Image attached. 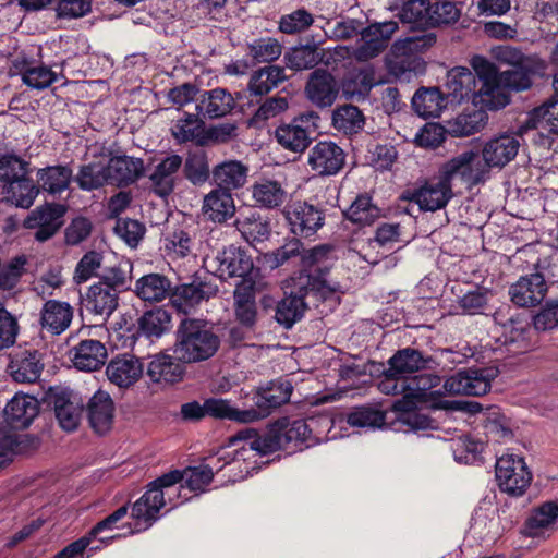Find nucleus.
<instances>
[{"label": "nucleus", "instance_id": "f8f14e48", "mask_svg": "<svg viewBox=\"0 0 558 558\" xmlns=\"http://www.w3.org/2000/svg\"><path fill=\"white\" fill-rule=\"evenodd\" d=\"M398 29L395 21L376 22L361 31V45L353 50V58L366 62L379 56L387 47L392 34Z\"/></svg>", "mask_w": 558, "mask_h": 558}, {"label": "nucleus", "instance_id": "4be33fe9", "mask_svg": "<svg viewBox=\"0 0 558 558\" xmlns=\"http://www.w3.org/2000/svg\"><path fill=\"white\" fill-rule=\"evenodd\" d=\"M525 63L532 65L533 69L527 70L523 65H517L500 72L499 81L504 84V86H506L508 93L510 90H527L533 86L534 77H544L547 75L548 64L542 58L536 57L526 61Z\"/></svg>", "mask_w": 558, "mask_h": 558}, {"label": "nucleus", "instance_id": "6ab92c4d", "mask_svg": "<svg viewBox=\"0 0 558 558\" xmlns=\"http://www.w3.org/2000/svg\"><path fill=\"white\" fill-rule=\"evenodd\" d=\"M218 287L210 281L201 278L193 279L190 283L180 284L171 296L173 306L184 314L194 311L202 302L216 295Z\"/></svg>", "mask_w": 558, "mask_h": 558}, {"label": "nucleus", "instance_id": "79ce46f5", "mask_svg": "<svg viewBox=\"0 0 558 558\" xmlns=\"http://www.w3.org/2000/svg\"><path fill=\"white\" fill-rule=\"evenodd\" d=\"M430 361L432 359L424 356L421 351L408 347L398 350L388 360V367L389 372L398 374L408 380L409 375L425 369Z\"/></svg>", "mask_w": 558, "mask_h": 558}, {"label": "nucleus", "instance_id": "4c0bfd02", "mask_svg": "<svg viewBox=\"0 0 558 558\" xmlns=\"http://www.w3.org/2000/svg\"><path fill=\"white\" fill-rule=\"evenodd\" d=\"M51 399L61 428L66 432L75 430L83 415V404L68 391L54 393Z\"/></svg>", "mask_w": 558, "mask_h": 558}, {"label": "nucleus", "instance_id": "72a5a7b5", "mask_svg": "<svg viewBox=\"0 0 558 558\" xmlns=\"http://www.w3.org/2000/svg\"><path fill=\"white\" fill-rule=\"evenodd\" d=\"M73 308L68 302L48 300L40 311V326L51 335H61L71 325Z\"/></svg>", "mask_w": 558, "mask_h": 558}, {"label": "nucleus", "instance_id": "dca6fc26", "mask_svg": "<svg viewBox=\"0 0 558 558\" xmlns=\"http://www.w3.org/2000/svg\"><path fill=\"white\" fill-rule=\"evenodd\" d=\"M263 436L256 433L254 428H244L239 430L232 438L231 442L234 444L236 441H243V445L234 449L232 452H223L218 456V461H223L222 465L218 468V470H223L228 468L229 476H233V481L243 480L247 477L251 472L255 469L254 465H251L247 461L255 458L256 456H262L256 450L252 451V453L246 454V459L244 460H235V454L244 448H250V445L256 438H260Z\"/></svg>", "mask_w": 558, "mask_h": 558}, {"label": "nucleus", "instance_id": "58836bf2", "mask_svg": "<svg viewBox=\"0 0 558 558\" xmlns=\"http://www.w3.org/2000/svg\"><path fill=\"white\" fill-rule=\"evenodd\" d=\"M211 172L216 187L231 192L244 186L247 180L248 167L239 160H225L216 165Z\"/></svg>", "mask_w": 558, "mask_h": 558}, {"label": "nucleus", "instance_id": "39448f33", "mask_svg": "<svg viewBox=\"0 0 558 558\" xmlns=\"http://www.w3.org/2000/svg\"><path fill=\"white\" fill-rule=\"evenodd\" d=\"M183 471L173 470L148 484L147 490L132 506L131 518L134 525L131 527V534L148 530L159 519V511L167 504L166 496L172 508L178 506L170 490L183 481Z\"/></svg>", "mask_w": 558, "mask_h": 558}, {"label": "nucleus", "instance_id": "864d4df0", "mask_svg": "<svg viewBox=\"0 0 558 558\" xmlns=\"http://www.w3.org/2000/svg\"><path fill=\"white\" fill-rule=\"evenodd\" d=\"M343 215L352 223L364 227L379 219L381 209L373 203L368 194L364 193L356 196Z\"/></svg>", "mask_w": 558, "mask_h": 558}, {"label": "nucleus", "instance_id": "3c124183", "mask_svg": "<svg viewBox=\"0 0 558 558\" xmlns=\"http://www.w3.org/2000/svg\"><path fill=\"white\" fill-rule=\"evenodd\" d=\"M207 416L216 420H228L236 423H253L255 413L253 411L240 410L232 405V402L222 398L206 399Z\"/></svg>", "mask_w": 558, "mask_h": 558}, {"label": "nucleus", "instance_id": "603ef678", "mask_svg": "<svg viewBox=\"0 0 558 558\" xmlns=\"http://www.w3.org/2000/svg\"><path fill=\"white\" fill-rule=\"evenodd\" d=\"M365 125L364 113L353 105H341L332 111V126L340 133L353 135Z\"/></svg>", "mask_w": 558, "mask_h": 558}, {"label": "nucleus", "instance_id": "338daca9", "mask_svg": "<svg viewBox=\"0 0 558 558\" xmlns=\"http://www.w3.org/2000/svg\"><path fill=\"white\" fill-rule=\"evenodd\" d=\"M314 15L305 8L283 14L278 23L279 31L287 35L304 33L314 24Z\"/></svg>", "mask_w": 558, "mask_h": 558}, {"label": "nucleus", "instance_id": "a19ab883", "mask_svg": "<svg viewBox=\"0 0 558 558\" xmlns=\"http://www.w3.org/2000/svg\"><path fill=\"white\" fill-rule=\"evenodd\" d=\"M39 192H46L52 196L68 190L73 180V171L69 166L57 165L40 168L36 172Z\"/></svg>", "mask_w": 558, "mask_h": 558}, {"label": "nucleus", "instance_id": "c03bdc74", "mask_svg": "<svg viewBox=\"0 0 558 558\" xmlns=\"http://www.w3.org/2000/svg\"><path fill=\"white\" fill-rule=\"evenodd\" d=\"M171 281L161 274H148L142 276L135 282L136 295L145 302H161L171 291Z\"/></svg>", "mask_w": 558, "mask_h": 558}, {"label": "nucleus", "instance_id": "37998d69", "mask_svg": "<svg viewBox=\"0 0 558 558\" xmlns=\"http://www.w3.org/2000/svg\"><path fill=\"white\" fill-rule=\"evenodd\" d=\"M473 105L486 110H499L510 102V94L499 78L476 87Z\"/></svg>", "mask_w": 558, "mask_h": 558}, {"label": "nucleus", "instance_id": "a18cd8bd", "mask_svg": "<svg viewBox=\"0 0 558 558\" xmlns=\"http://www.w3.org/2000/svg\"><path fill=\"white\" fill-rule=\"evenodd\" d=\"M287 80L288 76L286 75L284 68L269 64L252 73L247 88L251 95L264 96Z\"/></svg>", "mask_w": 558, "mask_h": 558}, {"label": "nucleus", "instance_id": "0e129e2a", "mask_svg": "<svg viewBox=\"0 0 558 558\" xmlns=\"http://www.w3.org/2000/svg\"><path fill=\"white\" fill-rule=\"evenodd\" d=\"M385 420V412L373 407H356L345 415L347 423L357 428H378Z\"/></svg>", "mask_w": 558, "mask_h": 558}, {"label": "nucleus", "instance_id": "e433bc0d", "mask_svg": "<svg viewBox=\"0 0 558 558\" xmlns=\"http://www.w3.org/2000/svg\"><path fill=\"white\" fill-rule=\"evenodd\" d=\"M234 106L233 96L226 88L217 87L201 95L196 111L205 119H217L230 113Z\"/></svg>", "mask_w": 558, "mask_h": 558}, {"label": "nucleus", "instance_id": "cd10ccee", "mask_svg": "<svg viewBox=\"0 0 558 558\" xmlns=\"http://www.w3.org/2000/svg\"><path fill=\"white\" fill-rule=\"evenodd\" d=\"M182 167V157L170 154L154 166L148 179L154 193L160 197L169 196L175 187V175Z\"/></svg>", "mask_w": 558, "mask_h": 558}, {"label": "nucleus", "instance_id": "6e6d98bb", "mask_svg": "<svg viewBox=\"0 0 558 558\" xmlns=\"http://www.w3.org/2000/svg\"><path fill=\"white\" fill-rule=\"evenodd\" d=\"M252 196L259 207L272 209L284 203L287 192L278 181L262 180L252 186Z\"/></svg>", "mask_w": 558, "mask_h": 558}, {"label": "nucleus", "instance_id": "bf43d9fd", "mask_svg": "<svg viewBox=\"0 0 558 558\" xmlns=\"http://www.w3.org/2000/svg\"><path fill=\"white\" fill-rule=\"evenodd\" d=\"M247 56L255 63H271L282 53V45L274 37H259L246 45Z\"/></svg>", "mask_w": 558, "mask_h": 558}, {"label": "nucleus", "instance_id": "de8ad7c7", "mask_svg": "<svg viewBox=\"0 0 558 558\" xmlns=\"http://www.w3.org/2000/svg\"><path fill=\"white\" fill-rule=\"evenodd\" d=\"M234 225L243 239L251 245L263 243L270 236L271 229L269 221L264 219L257 211L241 215L235 220Z\"/></svg>", "mask_w": 558, "mask_h": 558}, {"label": "nucleus", "instance_id": "6e6552de", "mask_svg": "<svg viewBox=\"0 0 558 558\" xmlns=\"http://www.w3.org/2000/svg\"><path fill=\"white\" fill-rule=\"evenodd\" d=\"M439 172L451 185L458 180L468 189L484 183L489 175L487 165L473 150H465L452 157L441 166Z\"/></svg>", "mask_w": 558, "mask_h": 558}, {"label": "nucleus", "instance_id": "8fccbe9b", "mask_svg": "<svg viewBox=\"0 0 558 558\" xmlns=\"http://www.w3.org/2000/svg\"><path fill=\"white\" fill-rule=\"evenodd\" d=\"M2 194L8 203L21 208H29L39 194V187L26 177L2 185Z\"/></svg>", "mask_w": 558, "mask_h": 558}, {"label": "nucleus", "instance_id": "4d7b16f0", "mask_svg": "<svg viewBox=\"0 0 558 558\" xmlns=\"http://www.w3.org/2000/svg\"><path fill=\"white\" fill-rule=\"evenodd\" d=\"M376 85L375 72L372 66L350 73L342 82L343 94L351 99L365 98Z\"/></svg>", "mask_w": 558, "mask_h": 558}, {"label": "nucleus", "instance_id": "9d476101", "mask_svg": "<svg viewBox=\"0 0 558 558\" xmlns=\"http://www.w3.org/2000/svg\"><path fill=\"white\" fill-rule=\"evenodd\" d=\"M347 161L344 149L332 141H319L308 151L307 165L316 175L326 178L339 174Z\"/></svg>", "mask_w": 558, "mask_h": 558}, {"label": "nucleus", "instance_id": "c85d7f7f", "mask_svg": "<svg viewBox=\"0 0 558 558\" xmlns=\"http://www.w3.org/2000/svg\"><path fill=\"white\" fill-rule=\"evenodd\" d=\"M201 211L207 221L226 223L235 215V204L231 192L213 189L203 197Z\"/></svg>", "mask_w": 558, "mask_h": 558}, {"label": "nucleus", "instance_id": "ddd939ff", "mask_svg": "<svg viewBox=\"0 0 558 558\" xmlns=\"http://www.w3.org/2000/svg\"><path fill=\"white\" fill-rule=\"evenodd\" d=\"M495 376L496 371L492 368H468L447 378L444 388L450 395L483 396Z\"/></svg>", "mask_w": 558, "mask_h": 558}, {"label": "nucleus", "instance_id": "4468645a", "mask_svg": "<svg viewBox=\"0 0 558 558\" xmlns=\"http://www.w3.org/2000/svg\"><path fill=\"white\" fill-rule=\"evenodd\" d=\"M452 197V185L439 172L438 177L425 181L413 190L408 199L417 204L421 210L436 211L445 208Z\"/></svg>", "mask_w": 558, "mask_h": 558}, {"label": "nucleus", "instance_id": "20e7f679", "mask_svg": "<svg viewBox=\"0 0 558 558\" xmlns=\"http://www.w3.org/2000/svg\"><path fill=\"white\" fill-rule=\"evenodd\" d=\"M174 335L173 354L183 363L196 364L207 361L220 348V338L207 319L184 317Z\"/></svg>", "mask_w": 558, "mask_h": 558}, {"label": "nucleus", "instance_id": "680f3d73", "mask_svg": "<svg viewBox=\"0 0 558 558\" xmlns=\"http://www.w3.org/2000/svg\"><path fill=\"white\" fill-rule=\"evenodd\" d=\"M487 120V113L482 108L471 112H463L449 123L450 132L454 136H470L483 130Z\"/></svg>", "mask_w": 558, "mask_h": 558}, {"label": "nucleus", "instance_id": "5701e85b", "mask_svg": "<svg viewBox=\"0 0 558 558\" xmlns=\"http://www.w3.org/2000/svg\"><path fill=\"white\" fill-rule=\"evenodd\" d=\"M44 363L37 350H19L10 355L8 372L17 383L33 384L41 375Z\"/></svg>", "mask_w": 558, "mask_h": 558}, {"label": "nucleus", "instance_id": "774afa93", "mask_svg": "<svg viewBox=\"0 0 558 558\" xmlns=\"http://www.w3.org/2000/svg\"><path fill=\"white\" fill-rule=\"evenodd\" d=\"M460 10L453 0H430L429 26H442L456 23L460 17Z\"/></svg>", "mask_w": 558, "mask_h": 558}, {"label": "nucleus", "instance_id": "13d9d810", "mask_svg": "<svg viewBox=\"0 0 558 558\" xmlns=\"http://www.w3.org/2000/svg\"><path fill=\"white\" fill-rule=\"evenodd\" d=\"M222 463L223 461H218V457H213L208 463L186 468L183 471L186 487L192 492H205L206 486L213 481L214 472H219L218 468Z\"/></svg>", "mask_w": 558, "mask_h": 558}, {"label": "nucleus", "instance_id": "7ed1b4c3", "mask_svg": "<svg viewBox=\"0 0 558 558\" xmlns=\"http://www.w3.org/2000/svg\"><path fill=\"white\" fill-rule=\"evenodd\" d=\"M132 264L121 260L105 267L99 280L81 294L82 310L107 320L119 305V295L131 287Z\"/></svg>", "mask_w": 558, "mask_h": 558}, {"label": "nucleus", "instance_id": "412c9836", "mask_svg": "<svg viewBox=\"0 0 558 558\" xmlns=\"http://www.w3.org/2000/svg\"><path fill=\"white\" fill-rule=\"evenodd\" d=\"M323 40H314L312 37L311 41L304 45H299L290 48L283 54V61L287 68L300 72L305 70H313L318 64H329V60H326V50L320 48Z\"/></svg>", "mask_w": 558, "mask_h": 558}, {"label": "nucleus", "instance_id": "0eeeda50", "mask_svg": "<svg viewBox=\"0 0 558 558\" xmlns=\"http://www.w3.org/2000/svg\"><path fill=\"white\" fill-rule=\"evenodd\" d=\"M283 217L289 232L300 240H315L326 223V209L306 201L286 205Z\"/></svg>", "mask_w": 558, "mask_h": 558}, {"label": "nucleus", "instance_id": "c9c22d12", "mask_svg": "<svg viewBox=\"0 0 558 558\" xmlns=\"http://www.w3.org/2000/svg\"><path fill=\"white\" fill-rule=\"evenodd\" d=\"M255 289L256 283L244 281L239 282L233 292L235 318L243 327L250 329H252L257 322Z\"/></svg>", "mask_w": 558, "mask_h": 558}, {"label": "nucleus", "instance_id": "c756f323", "mask_svg": "<svg viewBox=\"0 0 558 558\" xmlns=\"http://www.w3.org/2000/svg\"><path fill=\"white\" fill-rule=\"evenodd\" d=\"M106 165L109 184L117 186L134 183L145 171L143 159L129 156L106 158Z\"/></svg>", "mask_w": 558, "mask_h": 558}, {"label": "nucleus", "instance_id": "b1692460", "mask_svg": "<svg viewBox=\"0 0 558 558\" xmlns=\"http://www.w3.org/2000/svg\"><path fill=\"white\" fill-rule=\"evenodd\" d=\"M143 372L144 365L141 360L129 353L114 356L106 368L110 383L120 388L133 386L142 377Z\"/></svg>", "mask_w": 558, "mask_h": 558}, {"label": "nucleus", "instance_id": "bb28decb", "mask_svg": "<svg viewBox=\"0 0 558 558\" xmlns=\"http://www.w3.org/2000/svg\"><path fill=\"white\" fill-rule=\"evenodd\" d=\"M520 142L517 136L502 134L489 140L482 149V159L490 168H502L509 163L519 151Z\"/></svg>", "mask_w": 558, "mask_h": 558}, {"label": "nucleus", "instance_id": "2eb2a0df", "mask_svg": "<svg viewBox=\"0 0 558 558\" xmlns=\"http://www.w3.org/2000/svg\"><path fill=\"white\" fill-rule=\"evenodd\" d=\"M64 214L65 207L63 205L46 203L31 211L24 220V227L36 229L34 238L39 242H45L61 228Z\"/></svg>", "mask_w": 558, "mask_h": 558}, {"label": "nucleus", "instance_id": "e2e57ef3", "mask_svg": "<svg viewBox=\"0 0 558 558\" xmlns=\"http://www.w3.org/2000/svg\"><path fill=\"white\" fill-rule=\"evenodd\" d=\"M165 250L172 258H184L192 254L194 240L190 232L182 227H177L165 234Z\"/></svg>", "mask_w": 558, "mask_h": 558}, {"label": "nucleus", "instance_id": "09e8293b", "mask_svg": "<svg viewBox=\"0 0 558 558\" xmlns=\"http://www.w3.org/2000/svg\"><path fill=\"white\" fill-rule=\"evenodd\" d=\"M446 107L438 87H421L412 97V108L422 118L439 117Z\"/></svg>", "mask_w": 558, "mask_h": 558}, {"label": "nucleus", "instance_id": "f3484780", "mask_svg": "<svg viewBox=\"0 0 558 558\" xmlns=\"http://www.w3.org/2000/svg\"><path fill=\"white\" fill-rule=\"evenodd\" d=\"M293 279L290 277L286 280V292L275 307L276 322L286 329L291 328L295 323L302 319L307 308L305 298L312 294L310 289L299 292L294 287Z\"/></svg>", "mask_w": 558, "mask_h": 558}, {"label": "nucleus", "instance_id": "393cba45", "mask_svg": "<svg viewBox=\"0 0 558 558\" xmlns=\"http://www.w3.org/2000/svg\"><path fill=\"white\" fill-rule=\"evenodd\" d=\"M476 77L474 73L464 66H457L448 71L445 83L446 99L451 104L471 101L476 95Z\"/></svg>", "mask_w": 558, "mask_h": 558}, {"label": "nucleus", "instance_id": "f704fd0d", "mask_svg": "<svg viewBox=\"0 0 558 558\" xmlns=\"http://www.w3.org/2000/svg\"><path fill=\"white\" fill-rule=\"evenodd\" d=\"M114 404L108 392L98 390L87 404V417L90 427L99 435L106 434L112 426Z\"/></svg>", "mask_w": 558, "mask_h": 558}, {"label": "nucleus", "instance_id": "a211bd4d", "mask_svg": "<svg viewBox=\"0 0 558 558\" xmlns=\"http://www.w3.org/2000/svg\"><path fill=\"white\" fill-rule=\"evenodd\" d=\"M293 386L289 380H272L266 387L259 388L254 397L256 408L247 409L255 413L254 422L267 417L275 409L289 402Z\"/></svg>", "mask_w": 558, "mask_h": 558}, {"label": "nucleus", "instance_id": "ea45409f", "mask_svg": "<svg viewBox=\"0 0 558 558\" xmlns=\"http://www.w3.org/2000/svg\"><path fill=\"white\" fill-rule=\"evenodd\" d=\"M65 61L51 65L44 63L28 65L21 71L22 82L28 87L43 90L50 87L60 77H64Z\"/></svg>", "mask_w": 558, "mask_h": 558}, {"label": "nucleus", "instance_id": "aec40b11", "mask_svg": "<svg viewBox=\"0 0 558 558\" xmlns=\"http://www.w3.org/2000/svg\"><path fill=\"white\" fill-rule=\"evenodd\" d=\"M548 290L547 282L541 272L520 277L509 288L512 303L519 307H534L542 303Z\"/></svg>", "mask_w": 558, "mask_h": 558}, {"label": "nucleus", "instance_id": "a878e982", "mask_svg": "<svg viewBox=\"0 0 558 558\" xmlns=\"http://www.w3.org/2000/svg\"><path fill=\"white\" fill-rule=\"evenodd\" d=\"M338 92L337 81L328 71L316 69L310 74L305 94L315 106L319 108L330 107L337 99Z\"/></svg>", "mask_w": 558, "mask_h": 558}, {"label": "nucleus", "instance_id": "9b49d317", "mask_svg": "<svg viewBox=\"0 0 558 558\" xmlns=\"http://www.w3.org/2000/svg\"><path fill=\"white\" fill-rule=\"evenodd\" d=\"M319 117L314 111L302 113L289 123H281L275 131L277 142L287 150L303 153L311 144V131L308 123L316 126Z\"/></svg>", "mask_w": 558, "mask_h": 558}, {"label": "nucleus", "instance_id": "2f4dec72", "mask_svg": "<svg viewBox=\"0 0 558 558\" xmlns=\"http://www.w3.org/2000/svg\"><path fill=\"white\" fill-rule=\"evenodd\" d=\"M71 360L80 371L93 372L99 369L107 360V349L95 339L81 340L70 350Z\"/></svg>", "mask_w": 558, "mask_h": 558}, {"label": "nucleus", "instance_id": "69168bd1", "mask_svg": "<svg viewBox=\"0 0 558 558\" xmlns=\"http://www.w3.org/2000/svg\"><path fill=\"white\" fill-rule=\"evenodd\" d=\"M558 520V502L547 501L539 506L526 520V530L531 536H538L542 529L553 525Z\"/></svg>", "mask_w": 558, "mask_h": 558}, {"label": "nucleus", "instance_id": "052dcab7", "mask_svg": "<svg viewBox=\"0 0 558 558\" xmlns=\"http://www.w3.org/2000/svg\"><path fill=\"white\" fill-rule=\"evenodd\" d=\"M171 328V314L161 307L147 311L138 319V329L146 337H161Z\"/></svg>", "mask_w": 558, "mask_h": 558}, {"label": "nucleus", "instance_id": "473e14b6", "mask_svg": "<svg viewBox=\"0 0 558 558\" xmlns=\"http://www.w3.org/2000/svg\"><path fill=\"white\" fill-rule=\"evenodd\" d=\"M38 414V401L36 398L15 395L5 405L3 417L13 429H23L29 426Z\"/></svg>", "mask_w": 558, "mask_h": 558}, {"label": "nucleus", "instance_id": "7c9ffc66", "mask_svg": "<svg viewBox=\"0 0 558 558\" xmlns=\"http://www.w3.org/2000/svg\"><path fill=\"white\" fill-rule=\"evenodd\" d=\"M184 364L175 354L159 353L151 356L147 365V376L156 384H175L185 375Z\"/></svg>", "mask_w": 558, "mask_h": 558}, {"label": "nucleus", "instance_id": "5fc2aeb1", "mask_svg": "<svg viewBox=\"0 0 558 558\" xmlns=\"http://www.w3.org/2000/svg\"><path fill=\"white\" fill-rule=\"evenodd\" d=\"M184 178L194 186H202L213 178L209 160L204 151L189 153L182 160Z\"/></svg>", "mask_w": 558, "mask_h": 558}, {"label": "nucleus", "instance_id": "1a4fd4ad", "mask_svg": "<svg viewBox=\"0 0 558 558\" xmlns=\"http://www.w3.org/2000/svg\"><path fill=\"white\" fill-rule=\"evenodd\" d=\"M495 473L499 488L512 496L523 495L532 481L524 459L512 453L497 459Z\"/></svg>", "mask_w": 558, "mask_h": 558}, {"label": "nucleus", "instance_id": "f03ea898", "mask_svg": "<svg viewBox=\"0 0 558 558\" xmlns=\"http://www.w3.org/2000/svg\"><path fill=\"white\" fill-rule=\"evenodd\" d=\"M336 260L335 246L331 244H318L304 248L301 255V269L291 276L296 290L301 292L310 289L315 298L323 301L339 300L341 284L327 280Z\"/></svg>", "mask_w": 558, "mask_h": 558}, {"label": "nucleus", "instance_id": "f257e3e1", "mask_svg": "<svg viewBox=\"0 0 558 558\" xmlns=\"http://www.w3.org/2000/svg\"><path fill=\"white\" fill-rule=\"evenodd\" d=\"M317 423L315 417L306 420H293L282 417L271 424L260 438H256L250 445L235 454V460L246 459L247 453L256 450L262 456H267L278 450L302 451L319 441L313 434V427Z\"/></svg>", "mask_w": 558, "mask_h": 558}, {"label": "nucleus", "instance_id": "423d86ee", "mask_svg": "<svg viewBox=\"0 0 558 558\" xmlns=\"http://www.w3.org/2000/svg\"><path fill=\"white\" fill-rule=\"evenodd\" d=\"M205 264L222 280L240 278V282L256 283L255 279L259 275V269L255 268L251 255L235 245L223 247L211 258L207 257Z\"/></svg>", "mask_w": 558, "mask_h": 558}, {"label": "nucleus", "instance_id": "49530a36", "mask_svg": "<svg viewBox=\"0 0 558 558\" xmlns=\"http://www.w3.org/2000/svg\"><path fill=\"white\" fill-rule=\"evenodd\" d=\"M73 181L82 191L90 192L109 184L106 158L89 161L78 167Z\"/></svg>", "mask_w": 558, "mask_h": 558}]
</instances>
